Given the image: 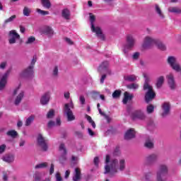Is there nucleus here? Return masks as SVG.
<instances>
[{"label":"nucleus","instance_id":"47","mask_svg":"<svg viewBox=\"0 0 181 181\" xmlns=\"http://www.w3.org/2000/svg\"><path fill=\"white\" fill-rule=\"evenodd\" d=\"M152 177V174L151 173H148L144 176L145 181H151V177Z\"/></svg>","mask_w":181,"mask_h":181},{"label":"nucleus","instance_id":"20","mask_svg":"<svg viewBox=\"0 0 181 181\" xmlns=\"http://www.w3.org/2000/svg\"><path fill=\"white\" fill-rule=\"evenodd\" d=\"M134 98V94L129 93V92L126 91L124 93V98L122 100L123 104H127L128 101H131Z\"/></svg>","mask_w":181,"mask_h":181},{"label":"nucleus","instance_id":"28","mask_svg":"<svg viewBox=\"0 0 181 181\" xmlns=\"http://www.w3.org/2000/svg\"><path fill=\"white\" fill-rule=\"evenodd\" d=\"M62 16L64 19L69 21L70 19V11L67 8H64L62 11Z\"/></svg>","mask_w":181,"mask_h":181},{"label":"nucleus","instance_id":"21","mask_svg":"<svg viewBox=\"0 0 181 181\" xmlns=\"http://www.w3.org/2000/svg\"><path fill=\"white\" fill-rule=\"evenodd\" d=\"M42 33H44V35H47L48 37H52V36L54 35V31H53V29H52L49 26H47L43 29Z\"/></svg>","mask_w":181,"mask_h":181},{"label":"nucleus","instance_id":"41","mask_svg":"<svg viewBox=\"0 0 181 181\" xmlns=\"http://www.w3.org/2000/svg\"><path fill=\"white\" fill-rule=\"evenodd\" d=\"M36 40V38L35 37H29L25 42L26 45H32V43H34V42Z\"/></svg>","mask_w":181,"mask_h":181},{"label":"nucleus","instance_id":"29","mask_svg":"<svg viewBox=\"0 0 181 181\" xmlns=\"http://www.w3.org/2000/svg\"><path fill=\"white\" fill-rule=\"evenodd\" d=\"M168 12H170L171 13H181V8L179 7H173L170 6L168 8Z\"/></svg>","mask_w":181,"mask_h":181},{"label":"nucleus","instance_id":"8","mask_svg":"<svg viewBox=\"0 0 181 181\" xmlns=\"http://www.w3.org/2000/svg\"><path fill=\"white\" fill-rule=\"evenodd\" d=\"M8 77H9V71L4 74H0V91H2L6 87L8 83Z\"/></svg>","mask_w":181,"mask_h":181},{"label":"nucleus","instance_id":"60","mask_svg":"<svg viewBox=\"0 0 181 181\" xmlns=\"http://www.w3.org/2000/svg\"><path fill=\"white\" fill-rule=\"evenodd\" d=\"M69 176H70V170H67L65 172L64 177H65L66 179H69Z\"/></svg>","mask_w":181,"mask_h":181},{"label":"nucleus","instance_id":"51","mask_svg":"<svg viewBox=\"0 0 181 181\" xmlns=\"http://www.w3.org/2000/svg\"><path fill=\"white\" fill-rule=\"evenodd\" d=\"M54 173V164L52 163L49 168V175H53Z\"/></svg>","mask_w":181,"mask_h":181},{"label":"nucleus","instance_id":"44","mask_svg":"<svg viewBox=\"0 0 181 181\" xmlns=\"http://www.w3.org/2000/svg\"><path fill=\"white\" fill-rule=\"evenodd\" d=\"M36 11L37 13H40V15L45 16V15H49V11H43L40 8H37Z\"/></svg>","mask_w":181,"mask_h":181},{"label":"nucleus","instance_id":"49","mask_svg":"<svg viewBox=\"0 0 181 181\" xmlns=\"http://www.w3.org/2000/svg\"><path fill=\"white\" fill-rule=\"evenodd\" d=\"M79 101L82 105H84V104H86V98L84 96L81 95L79 98Z\"/></svg>","mask_w":181,"mask_h":181},{"label":"nucleus","instance_id":"55","mask_svg":"<svg viewBox=\"0 0 181 181\" xmlns=\"http://www.w3.org/2000/svg\"><path fill=\"white\" fill-rule=\"evenodd\" d=\"M36 61H37L36 57H33V59L31 61V64L29 66V67H32L33 66V67L35 66V63H36Z\"/></svg>","mask_w":181,"mask_h":181},{"label":"nucleus","instance_id":"63","mask_svg":"<svg viewBox=\"0 0 181 181\" xmlns=\"http://www.w3.org/2000/svg\"><path fill=\"white\" fill-rule=\"evenodd\" d=\"M25 140H21L19 143V146H25Z\"/></svg>","mask_w":181,"mask_h":181},{"label":"nucleus","instance_id":"5","mask_svg":"<svg viewBox=\"0 0 181 181\" xmlns=\"http://www.w3.org/2000/svg\"><path fill=\"white\" fill-rule=\"evenodd\" d=\"M13 97L16 96L14 104L15 105H19L22 100H23V97H25V92L21 90V86H18L17 88H14L12 92Z\"/></svg>","mask_w":181,"mask_h":181},{"label":"nucleus","instance_id":"3","mask_svg":"<svg viewBox=\"0 0 181 181\" xmlns=\"http://www.w3.org/2000/svg\"><path fill=\"white\" fill-rule=\"evenodd\" d=\"M89 21L90 22V29L92 32H93V33H95L99 39H101V40H104V39H105V37L104 36V34H103L101 28H100V27L98 26L94 25V22H95V16L90 13Z\"/></svg>","mask_w":181,"mask_h":181},{"label":"nucleus","instance_id":"19","mask_svg":"<svg viewBox=\"0 0 181 181\" xmlns=\"http://www.w3.org/2000/svg\"><path fill=\"white\" fill-rule=\"evenodd\" d=\"M132 138H135V130L134 129H129L126 132L124 139H132Z\"/></svg>","mask_w":181,"mask_h":181},{"label":"nucleus","instance_id":"23","mask_svg":"<svg viewBox=\"0 0 181 181\" xmlns=\"http://www.w3.org/2000/svg\"><path fill=\"white\" fill-rule=\"evenodd\" d=\"M110 67V63L107 61L103 62L98 67V71H107Z\"/></svg>","mask_w":181,"mask_h":181},{"label":"nucleus","instance_id":"39","mask_svg":"<svg viewBox=\"0 0 181 181\" xmlns=\"http://www.w3.org/2000/svg\"><path fill=\"white\" fill-rule=\"evenodd\" d=\"M54 117V110L51 109L47 113V118L49 119L53 118Z\"/></svg>","mask_w":181,"mask_h":181},{"label":"nucleus","instance_id":"37","mask_svg":"<svg viewBox=\"0 0 181 181\" xmlns=\"http://www.w3.org/2000/svg\"><path fill=\"white\" fill-rule=\"evenodd\" d=\"M127 88H129V90H138V88H139V85H138L137 83H132L127 85Z\"/></svg>","mask_w":181,"mask_h":181},{"label":"nucleus","instance_id":"1","mask_svg":"<svg viewBox=\"0 0 181 181\" xmlns=\"http://www.w3.org/2000/svg\"><path fill=\"white\" fill-rule=\"evenodd\" d=\"M105 175L109 173L110 176H114L118 173V170L122 172L125 170V159L112 158L109 154L106 155L105 160Z\"/></svg>","mask_w":181,"mask_h":181},{"label":"nucleus","instance_id":"18","mask_svg":"<svg viewBox=\"0 0 181 181\" xmlns=\"http://www.w3.org/2000/svg\"><path fill=\"white\" fill-rule=\"evenodd\" d=\"M165 83V77L163 76H160L156 78V88H162V86Z\"/></svg>","mask_w":181,"mask_h":181},{"label":"nucleus","instance_id":"33","mask_svg":"<svg viewBox=\"0 0 181 181\" xmlns=\"http://www.w3.org/2000/svg\"><path fill=\"white\" fill-rule=\"evenodd\" d=\"M155 111V107L153 105H148L146 107V112L147 114H152Z\"/></svg>","mask_w":181,"mask_h":181},{"label":"nucleus","instance_id":"26","mask_svg":"<svg viewBox=\"0 0 181 181\" xmlns=\"http://www.w3.org/2000/svg\"><path fill=\"white\" fill-rule=\"evenodd\" d=\"M169 172V168H168V165L163 164L160 165L159 170L157 173H161V175H163L164 173H168Z\"/></svg>","mask_w":181,"mask_h":181},{"label":"nucleus","instance_id":"50","mask_svg":"<svg viewBox=\"0 0 181 181\" xmlns=\"http://www.w3.org/2000/svg\"><path fill=\"white\" fill-rule=\"evenodd\" d=\"M34 179L35 181H39L40 180V174L38 173H35L34 175Z\"/></svg>","mask_w":181,"mask_h":181},{"label":"nucleus","instance_id":"10","mask_svg":"<svg viewBox=\"0 0 181 181\" xmlns=\"http://www.w3.org/2000/svg\"><path fill=\"white\" fill-rule=\"evenodd\" d=\"M59 152L61 153V156L59 157V163L62 165H64L66 163V160H67V157L66 155L67 154V151L66 150V147L63 144H61L59 146Z\"/></svg>","mask_w":181,"mask_h":181},{"label":"nucleus","instance_id":"6","mask_svg":"<svg viewBox=\"0 0 181 181\" xmlns=\"http://www.w3.org/2000/svg\"><path fill=\"white\" fill-rule=\"evenodd\" d=\"M71 108H74L73 101L65 104L64 108V114H66L68 121H74L76 117L73 115V112L71 111Z\"/></svg>","mask_w":181,"mask_h":181},{"label":"nucleus","instance_id":"24","mask_svg":"<svg viewBox=\"0 0 181 181\" xmlns=\"http://www.w3.org/2000/svg\"><path fill=\"white\" fill-rule=\"evenodd\" d=\"M1 159L4 160V162H6L7 163H12V162L15 160V156L13 155H6L4 156Z\"/></svg>","mask_w":181,"mask_h":181},{"label":"nucleus","instance_id":"42","mask_svg":"<svg viewBox=\"0 0 181 181\" xmlns=\"http://www.w3.org/2000/svg\"><path fill=\"white\" fill-rule=\"evenodd\" d=\"M163 176V174H161L160 173H156V181H166V180L163 179L162 177Z\"/></svg>","mask_w":181,"mask_h":181},{"label":"nucleus","instance_id":"52","mask_svg":"<svg viewBox=\"0 0 181 181\" xmlns=\"http://www.w3.org/2000/svg\"><path fill=\"white\" fill-rule=\"evenodd\" d=\"M88 134L90 136H95V133L92 131L90 128L88 129Z\"/></svg>","mask_w":181,"mask_h":181},{"label":"nucleus","instance_id":"53","mask_svg":"<svg viewBox=\"0 0 181 181\" xmlns=\"http://www.w3.org/2000/svg\"><path fill=\"white\" fill-rule=\"evenodd\" d=\"M65 41L66 42V43L68 44V45H74V42L70 39V38H69V37H66L65 38Z\"/></svg>","mask_w":181,"mask_h":181},{"label":"nucleus","instance_id":"38","mask_svg":"<svg viewBox=\"0 0 181 181\" xmlns=\"http://www.w3.org/2000/svg\"><path fill=\"white\" fill-rule=\"evenodd\" d=\"M15 19H16V16L13 15L10 18L6 19L4 21V23H5V25H6V23H9L10 22H13V21H15Z\"/></svg>","mask_w":181,"mask_h":181},{"label":"nucleus","instance_id":"13","mask_svg":"<svg viewBox=\"0 0 181 181\" xmlns=\"http://www.w3.org/2000/svg\"><path fill=\"white\" fill-rule=\"evenodd\" d=\"M162 117H168L170 114V104L168 102H165L161 105Z\"/></svg>","mask_w":181,"mask_h":181},{"label":"nucleus","instance_id":"16","mask_svg":"<svg viewBox=\"0 0 181 181\" xmlns=\"http://www.w3.org/2000/svg\"><path fill=\"white\" fill-rule=\"evenodd\" d=\"M159 156L157 153H153L147 156L145 158L146 163H154L158 160Z\"/></svg>","mask_w":181,"mask_h":181},{"label":"nucleus","instance_id":"15","mask_svg":"<svg viewBox=\"0 0 181 181\" xmlns=\"http://www.w3.org/2000/svg\"><path fill=\"white\" fill-rule=\"evenodd\" d=\"M166 78L168 80L170 88H171V90L176 88V83H175V76H173V74H168L166 76Z\"/></svg>","mask_w":181,"mask_h":181},{"label":"nucleus","instance_id":"4","mask_svg":"<svg viewBox=\"0 0 181 181\" xmlns=\"http://www.w3.org/2000/svg\"><path fill=\"white\" fill-rule=\"evenodd\" d=\"M127 44L122 46V52L124 54H128L129 50H132L134 46H135L136 40L134 37V35L129 34L126 37Z\"/></svg>","mask_w":181,"mask_h":181},{"label":"nucleus","instance_id":"57","mask_svg":"<svg viewBox=\"0 0 181 181\" xmlns=\"http://www.w3.org/2000/svg\"><path fill=\"white\" fill-rule=\"evenodd\" d=\"M5 67H6V62H3L0 64V69H1L2 70H4V69H5Z\"/></svg>","mask_w":181,"mask_h":181},{"label":"nucleus","instance_id":"25","mask_svg":"<svg viewBox=\"0 0 181 181\" xmlns=\"http://www.w3.org/2000/svg\"><path fill=\"white\" fill-rule=\"evenodd\" d=\"M81 179V173L80 171V168H75V171L74 173L73 180L78 181Z\"/></svg>","mask_w":181,"mask_h":181},{"label":"nucleus","instance_id":"34","mask_svg":"<svg viewBox=\"0 0 181 181\" xmlns=\"http://www.w3.org/2000/svg\"><path fill=\"white\" fill-rule=\"evenodd\" d=\"M86 118L87 121H88V122L90 124H91L93 129H95V122H94V120L91 118V117L86 115Z\"/></svg>","mask_w":181,"mask_h":181},{"label":"nucleus","instance_id":"2","mask_svg":"<svg viewBox=\"0 0 181 181\" xmlns=\"http://www.w3.org/2000/svg\"><path fill=\"white\" fill-rule=\"evenodd\" d=\"M143 76L144 78V91H146L145 95V100L146 103H151V101L155 98L156 94L155 93V91H153V87L149 85V83H151V77H149V75L144 74Z\"/></svg>","mask_w":181,"mask_h":181},{"label":"nucleus","instance_id":"22","mask_svg":"<svg viewBox=\"0 0 181 181\" xmlns=\"http://www.w3.org/2000/svg\"><path fill=\"white\" fill-rule=\"evenodd\" d=\"M154 144H153V138L148 137L146 139L144 146L146 148H148V149H152L153 148Z\"/></svg>","mask_w":181,"mask_h":181},{"label":"nucleus","instance_id":"48","mask_svg":"<svg viewBox=\"0 0 181 181\" xmlns=\"http://www.w3.org/2000/svg\"><path fill=\"white\" fill-rule=\"evenodd\" d=\"M55 179H56V181H63V178L62 177L60 173H57L55 174Z\"/></svg>","mask_w":181,"mask_h":181},{"label":"nucleus","instance_id":"35","mask_svg":"<svg viewBox=\"0 0 181 181\" xmlns=\"http://www.w3.org/2000/svg\"><path fill=\"white\" fill-rule=\"evenodd\" d=\"M35 120V117L34 116H30L25 121V126L26 127H29V125H30V124H32L33 122V121Z\"/></svg>","mask_w":181,"mask_h":181},{"label":"nucleus","instance_id":"32","mask_svg":"<svg viewBox=\"0 0 181 181\" xmlns=\"http://www.w3.org/2000/svg\"><path fill=\"white\" fill-rule=\"evenodd\" d=\"M47 166H48L47 162L40 163L35 166V169H45Z\"/></svg>","mask_w":181,"mask_h":181},{"label":"nucleus","instance_id":"27","mask_svg":"<svg viewBox=\"0 0 181 181\" xmlns=\"http://www.w3.org/2000/svg\"><path fill=\"white\" fill-rule=\"evenodd\" d=\"M155 9H156V12L158 15L159 18H160V19H164L165 15L163 14V12H162V10L160 9V7H159V5L156 4Z\"/></svg>","mask_w":181,"mask_h":181},{"label":"nucleus","instance_id":"11","mask_svg":"<svg viewBox=\"0 0 181 181\" xmlns=\"http://www.w3.org/2000/svg\"><path fill=\"white\" fill-rule=\"evenodd\" d=\"M37 142L40 146L43 149V151H47V140L43 137V135L39 134L37 136Z\"/></svg>","mask_w":181,"mask_h":181},{"label":"nucleus","instance_id":"54","mask_svg":"<svg viewBox=\"0 0 181 181\" xmlns=\"http://www.w3.org/2000/svg\"><path fill=\"white\" fill-rule=\"evenodd\" d=\"M158 46V48L160 49V50H166V46H165V45L162 43H159Z\"/></svg>","mask_w":181,"mask_h":181},{"label":"nucleus","instance_id":"62","mask_svg":"<svg viewBox=\"0 0 181 181\" xmlns=\"http://www.w3.org/2000/svg\"><path fill=\"white\" fill-rule=\"evenodd\" d=\"M64 95V98H66V99L70 98V93L69 92H65Z\"/></svg>","mask_w":181,"mask_h":181},{"label":"nucleus","instance_id":"59","mask_svg":"<svg viewBox=\"0 0 181 181\" xmlns=\"http://www.w3.org/2000/svg\"><path fill=\"white\" fill-rule=\"evenodd\" d=\"M139 52H135L134 54H133V59H134V60H136V59H139Z\"/></svg>","mask_w":181,"mask_h":181},{"label":"nucleus","instance_id":"40","mask_svg":"<svg viewBox=\"0 0 181 181\" xmlns=\"http://www.w3.org/2000/svg\"><path fill=\"white\" fill-rule=\"evenodd\" d=\"M7 135L8 136H11L12 138H15V136L18 135V132H16L15 130H10L7 132Z\"/></svg>","mask_w":181,"mask_h":181},{"label":"nucleus","instance_id":"46","mask_svg":"<svg viewBox=\"0 0 181 181\" xmlns=\"http://www.w3.org/2000/svg\"><path fill=\"white\" fill-rule=\"evenodd\" d=\"M119 95H121V90H115L112 93L113 98H118L119 97Z\"/></svg>","mask_w":181,"mask_h":181},{"label":"nucleus","instance_id":"14","mask_svg":"<svg viewBox=\"0 0 181 181\" xmlns=\"http://www.w3.org/2000/svg\"><path fill=\"white\" fill-rule=\"evenodd\" d=\"M132 118L133 119H145V118H146V115H145V112H144V111L136 110L132 114Z\"/></svg>","mask_w":181,"mask_h":181},{"label":"nucleus","instance_id":"64","mask_svg":"<svg viewBox=\"0 0 181 181\" xmlns=\"http://www.w3.org/2000/svg\"><path fill=\"white\" fill-rule=\"evenodd\" d=\"M3 180H4V181L8 180V175L4 174V175H3Z\"/></svg>","mask_w":181,"mask_h":181},{"label":"nucleus","instance_id":"43","mask_svg":"<svg viewBox=\"0 0 181 181\" xmlns=\"http://www.w3.org/2000/svg\"><path fill=\"white\" fill-rule=\"evenodd\" d=\"M24 16H29L30 15V8L25 7L23 11Z\"/></svg>","mask_w":181,"mask_h":181},{"label":"nucleus","instance_id":"12","mask_svg":"<svg viewBox=\"0 0 181 181\" xmlns=\"http://www.w3.org/2000/svg\"><path fill=\"white\" fill-rule=\"evenodd\" d=\"M9 40L8 42L10 45H13L14 43H16V40L18 39H21V35L16 33V30H12L8 33Z\"/></svg>","mask_w":181,"mask_h":181},{"label":"nucleus","instance_id":"31","mask_svg":"<svg viewBox=\"0 0 181 181\" xmlns=\"http://www.w3.org/2000/svg\"><path fill=\"white\" fill-rule=\"evenodd\" d=\"M125 81H136V76L135 75H127L124 77Z\"/></svg>","mask_w":181,"mask_h":181},{"label":"nucleus","instance_id":"36","mask_svg":"<svg viewBox=\"0 0 181 181\" xmlns=\"http://www.w3.org/2000/svg\"><path fill=\"white\" fill-rule=\"evenodd\" d=\"M52 76L53 77H57L59 76V66H54L52 69Z\"/></svg>","mask_w":181,"mask_h":181},{"label":"nucleus","instance_id":"7","mask_svg":"<svg viewBox=\"0 0 181 181\" xmlns=\"http://www.w3.org/2000/svg\"><path fill=\"white\" fill-rule=\"evenodd\" d=\"M153 45H158V40L150 36H146L144 40L142 49H151V47L153 46Z\"/></svg>","mask_w":181,"mask_h":181},{"label":"nucleus","instance_id":"58","mask_svg":"<svg viewBox=\"0 0 181 181\" xmlns=\"http://www.w3.org/2000/svg\"><path fill=\"white\" fill-rule=\"evenodd\" d=\"M93 162L95 166H98V163H100V159L98 158V157H95L93 160Z\"/></svg>","mask_w":181,"mask_h":181},{"label":"nucleus","instance_id":"56","mask_svg":"<svg viewBox=\"0 0 181 181\" xmlns=\"http://www.w3.org/2000/svg\"><path fill=\"white\" fill-rule=\"evenodd\" d=\"M55 125H56V123H54V122H53V121H49L48 122V127L49 128H52V127H55Z\"/></svg>","mask_w":181,"mask_h":181},{"label":"nucleus","instance_id":"30","mask_svg":"<svg viewBox=\"0 0 181 181\" xmlns=\"http://www.w3.org/2000/svg\"><path fill=\"white\" fill-rule=\"evenodd\" d=\"M41 4L42 6L47 9H50V7L52 6V4L49 0H41Z\"/></svg>","mask_w":181,"mask_h":181},{"label":"nucleus","instance_id":"17","mask_svg":"<svg viewBox=\"0 0 181 181\" xmlns=\"http://www.w3.org/2000/svg\"><path fill=\"white\" fill-rule=\"evenodd\" d=\"M50 101V93H45L40 99V103L42 105H46Z\"/></svg>","mask_w":181,"mask_h":181},{"label":"nucleus","instance_id":"9","mask_svg":"<svg viewBox=\"0 0 181 181\" xmlns=\"http://www.w3.org/2000/svg\"><path fill=\"white\" fill-rule=\"evenodd\" d=\"M33 66H28L20 73V77H23L24 78H32V77H33Z\"/></svg>","mask_w":181,"mask_h":181},{"label":"nucleus","instance_id":"61","mask_svg":"<svg viewBox=\"0 0 181 181\" xmlns=\"http://www.w3.org/2000/svg\"><path fill=\"white\" fill-rule=\"evenodd\" d=\"M107 78V76L105 74L103 75L100 78V83L104 84V80Z\"/></svg>","mask_w":181,"mask_h":181},{"label":"nucleus","instance_id":"45","mask_svg":"<svg viewBox=\"0 0 181 181\" xmlns=\"http://www.w3.org/2000/svg\"><path fill=\"white\" fill-rule=\"evenodd\" d=\"M6 151V144L0 145V155H2Z\"/></svg>","mask_w":181,"mask_h":181}]
</instances>
